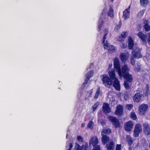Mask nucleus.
<instances>
[{
	"label": "nucleus",
	"instance_id": "nucleus-10",
	"mask_svg": "<svg viewBox=\"0 0 150 150\" xmlns=\"http://www.w3.org/2000/svg\"><path fill=\"white\" fill-rule=\"evenodd\" d=\"M93 71L91 70L90 71L87 73L86 76V79H85V81L81 86L82 88H85L88 86V85L87 84V82L89 79L93 76Z\"/></svg>",
	"mask_w": 150,
	"mask_h": 150
},
{
	"label": "nucleus",
	"instance_id": "nucleus-32",
	"mask_svg": "<svg viewBox=\"0 0 150 150\" xmlns=\"http://www.w3.org/2000/svg\"><path fill=\"white\" fill-rule=\"evenodd\" d=\"M100 93V87H98L97 88L96 93L95 94V98H97L98 96H99Z\"/></svg>",
	"mask_w": 150,
	"mask_h": 150
},
{
	"label": "nucleus",
	"instance_id": "nucleus-49",
	"mask_svg": "<svg viewBox=\"0 0 150 150\" xmlns=\"http://www.w3.org/2000/svg\"><path fill=\"white\" fill-rule=\"evenodd\" d=\"M88 68H87V70L88 71Z\"/></svg>",
	"mask_w": 150,
	"mask_h": 150
},
{
	"label": "nucleus",
	"instance_id": "nucleus-46",
	"mask_svg": "<svg viewBox=\"0 0 150 150\" xmlns=\"http://www.w3.org/2000/svg\"><path fill=\"white\" fill-rule=\"evenodd\" d=\"M112 66V64H110L108 66V69L111 68Z\"/></svg>",
	"mask_w": 150,
	"mask_h": 150
},
{
	"label": "nucleus",
	"instance_id": "nucleus-38",
	"mask_svg": "<svg viewBox=\"0 0 150 150\" xmlns=\"http://www.w3.org/2000/svg\"><path fill=\"white\" fill-rule=\"evenodd\" d=\"M76 140L79 142H82L83 141V138L80 136L77 137Z\"/></svg>",
	"mask_w": 150,
	"mask_h": 150
},
{
	"label": "nucleus",
	"instance_id": "nucleus-17",
	"mask_svg": "<svg viewBox=\"0 0 150 150\" xmlns=\"http://www.w3.org/2000/svg\"><path fill=\"white\" fill-rule=\"evenodd\" d=\"M133 124L132 122L129 121L126 122L125 124V129L127 131L129 132L132 129Z\"/></svg>",
	"mask_w": 150,
	"mask_h": 150
},
{
	"label": "nucleus",
	"instance_id": "nucleus-24",
	"mask_svg": "<svg viewBox=\"0 0 150 150\" xmlns=\"http://www.w3.org/2000/svg\"><path fill=\"white\" fill-rule=\"evenodd\" d=\"M134 45L133 41L131 37H129L128 38V48L129 49H132Z\"/></svg>",
	"mask_w": 150,
	"mask_h": 150
},
{
	"label": "nucleus",
	"instance_id": "nucleus-5",
	"mask_svg": "<svg viewBox=\"0 0 150 150\" xmlns=\"http://www.w3.org/2000/svg\"><path fill=\"white\" fill-rule=\"evenodd\" d=\"M140 52L139 48H137L132 52L130 59V62L132 65H133L135 63V58H139L141 57L142 55L140 54Z\"/></svg>",
	"mask_w": 150,
	"mask_h": 150
},
{
	"label": "nucleus",
	"instance_id": "nucleus-19",
	"mask_svg": "<svg viewBox=\"0 0 150 150\" xmlns=\"http://www.w3.org/2000/svg\"><path fill=\"white\" fill-rule=\"evenodd\" d=\"M120 59L122 62L125 63L129 58V54L128 53H122L120 55Z\"/></svg>",
	"mask_w": 150,
	"mask_h": 150
},
{
	"label": "nucleus",
	"instance_id": "nucleus-30",
	"mask_svg": "<svg viewBox=\"0 0 150 150\" xmlns=\"http://www.w3.org/2000/svg\"><path fill=\"white\" fill-rule=\"evenodd\" d=\"M94 125V122L92 121H90L87 125V127L90 129H92L93 128Z\"/></svg>",
	"mask_w": 150,
	"mask_h": 150
},
{
	"label": "nucleus",
	"instance_id": "nucleus-13",
	"mask_svg": "<svg viewBox=\"0 0 150 150\" xmlns=\"http://www.w3.org/2000/svg\"><path fill=\"white\" fill-rule=\"evenodd\" d=\"M108 119L111 122L112 124L116 128L120 127V123L118 120L116 118L110 116L108 117Z\"/></svg>",
	"mask_w": 150,
	"mask_h": 150
},
{
	"label": "nucleus",
	"instance_id": "nucleus-36",
	"mask_svg": "<svg viewBox=\"0 0 150 150\" xmlns=\"http://www.w3.org/2000/svg\"><path fill=\"white\" fill-rule=\"evenodd\" d=\"M130 117L132 118L134 120H135L137 119V116L134 112H132L131 113Z\"/></svg>",
	"mask_w": 150,
	"mask_h": 150
},
{
	"label": "nucleus",
	"instance_id": "nucleus-43",
	"mask_svg": "<svg viewBox=\"0 0 150 150\" xmlns=\"http://www.w3.org/2000/svg\"><path fill=\"white\" fill-rule=\"evenodd\" d=\"M127 45L126 44H125L124 43H122V45H121V46L122 48H125L127 47Z\"/></svg>",
	"mask_w": 150,
	"mask_h": 150
},
{
	"label": "nucleus",
	"instance_id": "nucleus-40",
	"mask_svg": "<svg viewBox=\"0 0 150 150\" xmlns=\"http://www.w3.org/2000/svg\"><path fill=\"white\" fill-rule=\"evenodd\" d=\"M146 37V40H147V41L149 43L150 42V33H149L147 34Z\"/></svg>",
	"mask_w": 150,
	"mask_h": 150
},
{
	"label": "nucleus",
	"instance_id": "nucleus-44",
	"mask_svg": "<svg viewBox=\"0 0 150 150\" xmlns=\"http://www.w3.org/2000/svg\"><path fill=\"white\" fill-rule=\"evenodd\" d=\"M93 64L92 63H91L89 66V69H91L92 67H93Z\"/></svg>",
	"mask_w": 150,
	"mask_h": 150
},
{
	"label": "nucleus",
	"instance_id": "nucleus-12",
	"mask_svg": "<svg viewBox=\"0 0 150 150\" xmlns=\"http://www.w3.org/2000/svg\"><path fill=\"white\" fill-rule=\"evenodd\" d=\"M142 131V128L141 125L139 124H137L135 127L134 136L136 137H138Z\"/></svg>",
	"mask_w": 150,
	"mask_h": 150
},
{
	"label": "nucleus",
	"instance_id": "nucleus-26",
	"mask_svg": "<svg viewBox=\"0 0 150 150\" xmlns=\"http://www.w3.org/2000/svg\"><path fill=\"white\" fill-rule=\"evenodd\" d=\"M126 140L129 146L131 145L132 143L133 140L129 135H127L126 137Z\"/></svg>",
	"mask_w": 150,
	"mask_h": 150
},
{
	"label": "nucleus",
	"instance_id": "nucleus-2",
	"mask_svg": "<svg viewBox=\"0 0 150 150\" xmlns=\"http://www.w3.org/2000/svg\"><path fill=\"white\" fill-rule=\"evenodd\" d=\"M99 32L103 35V42L104 44V48L108 50L110 53L114 52L115 50V47L112 45H110L108 41L105 42V40L106 39V36L108 33V30L107 29H104L101 32Z\"/></svg>",
	"mask_w": 150,
	"mask_h": 150
},
{
	"label": "nucleus",
	"instance_id": "nucleus-27",
	"mask_svg": "<svg viewBox=\"0 0 150 150\" xmlns=\"http://www.w3.org/2000/svg\"><path fill=\"white\" fill-rule=\"evenodd\" d=\"M92 93L93 90L92 89L88 92L85 96L86 99H89L91 98V97Z\"/></svg>",
	"mask_w": 150,
	"mask_h": 150
},
{
	"label": "nucleus",
	"instance_id": "nucleus-14",
	"mask_svg": "<svg viewBox=\"0 0 150 150\" xmlns=\"http://www.w3.org/2000/svg\"><path fill=\"white\" fill-rule=\"evenodd\" d=\"M148 106L147 105L143 104L139 107V113L141 115H143L147 110Z\"/></svg>",
	"mask_w": 150,
	"mask_h": 150
},
{
	"label": "nucleus",
	"instance_id": "nucleus-25",
	"mask_svg": "<svg viewBox=\"0 0 150 150\" xmlns=\"http://www.w3.org/2000/svg\"><path fill=\"white\" fill-rule=\"evenodd\" d=\"M107 150H113L114 148V143L113 142H111L109 144L106 145Z\"/></svg>",
	"mask_w": 150,
	"mask_h": 150
},
{
	"label": "nucleus",
	"instance_id": "nucleus-48",
	"mask_svg": "<svg viewBox=\"0 0 150 150\" xmlns=\"http://www.w3.org/2000/svg\"><path fill=\"white\" fill-rule=\"evenodd\" d=\"M68 133H69V132H67V135H66V138H68Z\"/></svg>",
	"mask_w": 150,
	"mask_h": 150
},
{
	"label": "nucleus",
	"instance_id": "nucleus-1",
	"mask_svg": "<svg viewBox=\"0 0 150 150\" xmlns=\"http://www.w3.org/2000/svg\"><path fill=\"white\" fill-rule=\"evenodd\" d=\"M107 11H108V16L111 18L114 17L113 10L112 8L110 7L109 9L107 11L106 8H105L103 9L101 14L100 15L99 21L98 24V30L99 31H101L104 29H106L105 28L106 24L105 23V17L106 13Z\"/></svg>",
	"mask_w": 150,
	"mask_h": 150
},
{
	"label": "nucleus",
	"instance_id": "nucleus-18",
	"mask_svg": "<svg viewBox=\"0 0 150 150\" xmlns=\"http://www.w3.org/2000/svg\"><path fill=\"white\" fill-rule=\"evenodd\" d=\"M130 8V6H129L128 8L125 10L123 12V17L124 19L125 20L129 18Z\"/></svg>",
	"mask_w": 150,
	"mask_h": 150
},
{
	"label": "nucleus",
	"instance_id": "nucleus-45",
	"mask_svg": "<svg viewBox=\"0 0 150 150\" xmlns=\"http://www.w3.org/2000/svg\"><path fill=\"white\" fill-rule=\"evenodd\" d=\"M81 95H82V93H79L78 94V97L79 98H80L81 96Z\"/></svg>",
	"mask_w": 150,
	"mask_h": 150
},
{
	"label": "nucleus",
	"instance_id": "nucleus-15",
	"mask_svg": "<svg viewBox=\"0 0 150 150\" xmlns=\"http://www.w3.org/2000/svg\"><path fill=\"white\" fill-rule=\"evenodd\" d=\"M144 98V95L140 93H137L134 95L133 99L134 102L139 103Z\"/></svg>",
	"mask_w": 150,
	"mask_h": 150
},
{
	"label": "nucleus",
	"instance_id": "nucleus-7",
	"mask_svg": "<svg viewBox=\"0 0 150 150\" xmlns=\"http://www.w3.org/2000/svg\"><path fill=\"white\" fill-rule=\"evenodd\" d=\"M101 80L102 81L103 84L106 87L113 84V81L110 79L109 77L105 74H103L100 76Z\"/></svg>",
	"mask_w": 150,
	"mask_h": 150
},
{
	"label": "nucleus",
	"instance_id": "nucleus-42",
	"mask_svg": "<svg viewBox=\"0 0 150 150\" xmlns=\"http://www.w3.org/2000/svg\"><path fill=\"white\" fill-rule=\"evenodd\" d=\"M126 107L128 109H130L132 107V104H128L126 105Z\"/></svg>",
	"mask_w": 150,
	"mask_h": 150
},
{
	"label": "nucleus",
	"instance_id": "nucleus-4",
	"mask_svg": "<svg viewBox=\"0 0 150 150\" xmlns=\"http://www.w3.org/2000/svg\"><path fill=\"white\" fill-rule=\"evenodd\" d=\"M108 74L110 79L112 81L114 80L113 83L114 87L117 90L120 91V83L118 79L116 77L115 71L113 69H112L108 72Z\"/></svg>",
	"mask_w": 150,
	"mask_h": 150
},
{
	"label": "nucleus",
	"instance_id": "nucleus-22",
	"mask_svg": "<svg viewBox=\"0 0 150 150\" xmlns=\"http://www.w3.org/2000/svg\"><path fill=\"white\" fill-rule=\"evenodd\" d=\"M144 131L147 134H150V129L149 125L146 123H145L144 125Z\"/></svg>",
	"mask_w": 150,
	"mask_h": 150
},
{
	"label": "nucleus",
	"instance_id": "nucleus-23",
	"mask_svg": "<svg viewBox=\"0 0 150 150\" xmlns=\"http://www.w3.org/2000/svg\"><path fill=\"white\" fill-rule=\"evenodd\" d=\"M127 32H123L117 38V40L119 41H122L124 40L126 37Z\"/></svg>",
	"mask_w": 150,
	"mask_h": 150
},
{
	"label": "nucleus",
	"instance_id": "nucleus-37",
	"mask_svg": "<svg viewBox=\"0 0 150 150\" xmlns=\"http://www.w3.org/2000/svg\"><path fill=\"white\" fill-rule=\"evenodd\" d=\"M149 87L148 85L146 86V90L145 91V95L146 96H148L150 94L149 92Z\"/></svg>",
	"mask_w": 150,
	"mask_h": 150
},
{
	"label": "nucleus",
	"instance_id": "nucleus-29",
	"mask_svg": "<svg viewBox=\"0 0 150 150\" xmlns=\"http://www.w3.org/2000/svg\"><path fill=\"white\" fill-rule=\"evenodd\" d=\"M140 3L141 5L146 6L149 3V0H140Z\"/></svg>",
	"mask_w": 150,
	"mask_h": 150
},
{
	"label": "nucleus",
	"instance_id": "nucleus-34",
	"mask_svg": "<svg viewBox=\"0 0 150 150\" xmlns=\"http://www.w3.org/2000/svg\"><path fill=\"white\" fill-rule=\"evenodd\" d=\"M145 11V10H142L138 14V16L139 17V18L141 17L144 14V12Z\"/></svg>",
	"mask_w": 150,
	"mask_h": 150
},
{
	"label": "nucleus",
	"instance_id": "nucleus-20",
	"mask_svg": "<svg viewBox=\"0 0 150 150\" xmlns=\"http://www.w3.org/2000/svg\"><path fill=\"white\" fill-rule=\"evenodd\" d=\"M103 107V110L104 113H107L110 112L111 109L109 107L108 104V103H104Z\"/></svg>",
	"mask_w": 150,
	"mask_h": 150
},
{
	"label": "nucleus",
	"instance_id": "nucleus-31",
	"mask_svg": "<svg viewBox=\"0 0 150 150\" xmlns=\"http://www.w3.org/2000/svg\"><path fill=\"white\" fill-rule=\"evenodd\" d=\"M144 29L146 31H148L150 30V26L149 25V22H146L144 26Z\"/></svg>",
	"mask_w": 150,
	"mask_h": 150
},
{
	"label": "nucleus",
	"instance_id": "nucleus-35",
	"mask_svg": "<svg viewBox=\"0 0 150 150\" xmlns=\"http://www.w3.org/2000/svg\"><path fill=\"white\" fill-rule=\"evenodd\" d=\"M128 82H129L128 81H125L124 83V86L125 88L127 89H129V86Z\"/></svg>",
	"mask_w": 150,
	"mask_h": 150
},
{
	"label": "nucleus",
	"instance_id": "nucleus-28",
	"mask_svg": "<svg viewBox=\"0 0 150 150\" xmlns=\"http://www.w3.org/2000/svg\"><path fill=\"white\" fill-rule=\"evenodd\" d=\"M73 147V145L71 142L67 141L66 146V150H71V149Z\"/></svg>",
	"mask_w": 150,
	"mask_h": 150
},
{
	"label": "nucleus",
	"instance_id": "nucleus-47",
	"mask_svg": "<svg viewBox=\"0 0 150 150\" xmlns=\"http://www.w3.org/2000/svg\"><path fill=\"white\" fill-rule=\"evenodd\" d=\"M85 124H82L81 125V127H84L85 126Z\"/></svg>",
	"mask_w": 150,
	"mask_h": 150
},
{
	"label": "nucleus",
	"instance_id": "nucleus-16",
	"mask_svg": "<svg viewBox=\"0 0 150 150\" xmlns=\"http://www.w3.org/2000/svg\"><path fill=\"white\" fill-rule=\"evenodd\" d=\"M123 112V107L120 105H119L117 106L115 114L117 115L120 116Z\"/></svg>",
	"mask_w": 150,
	"mask_h": 150
},
{
	"label": "nucleus",
	"instance_id": "nucleus-9",
	"mask_svg": "<svg viewBox=\"0 0 150 150\" xmlns=\"http://www.w3.org/2000/svg\"><path fill=\"white\" fill-rule=\"evenodd\" d=\"M113 64L115 70L119 74L120 73L122 72V68H120L119 61L117 58L115 57L114 59Z\"/></svg>",
	"mask_w": 150,
	"mask_h": 150
},
{
	"label": "nucleus",
	"instance_id": "nucleus-50",
	"mask_svg": "<svg viewBox=\"0 0 150 150\" xmlns=\"http://www.w3.org/2000/svg\"><path fill=\"white\" fill-rule=\"evenodd\" d=\"M122 142H123V139H122Z\"/></svg>",
	"mask_w": 150,
	"mask_h": 150
},
{
	"label": "nucleus",
	"instance_id": "nucleus-6",
	"mask_svg": "<svg viewBox=\"0 0 150 150\" xmlns=\"http://www.w3.org/2000/svg\"><path fill=\"white\" fill-rule=\"evenodd\" d=\"M111 133V130L109 128H106L104 129L101 132L102 136V143L105 144L109 140V138L107 136Z\"/></svg>",
	"mask_w": 150,
	"mask_h": 150
},
{
	"label": "nucleus",
	"instance_id": "nucleus-41",
	"mask_svg": "<svg viewBox=\"0 0 150 150\" xmlns=\"http://www.w3.org/2000/svg\"><path fill=\"white\" fill-rule=\"evenodd\" d=\"M121 145L120 144H117L116 146V150H121Z\"/></svg>",
	"mask_w": 150,
	"mask_h": 150
},
{
	"label": "nucleus",
	"instance_id": "nucleus-8",
	"mask_svg": "<svg viewBox=\"0 0 150 150\" xmlns=\"http://www.w3.org/2000/svg\"><path fill=\"white\" fill-rule=\"evenodd\" d=\"M98 143V140L96 137H92L90 139V146L92 145L94 147L93 150H100V146L98 145L96 146Z\"/></svg>",
	"mask_w": 150,
	"mask_h": 150
},
{
	"label": "nucleus",
	"instance_id": "nucleus-33",
	"mask_svg": "<svg viewBox=\"0 0 150 150\" xmlns=\"http://www.w3.org/2000/svg\"><path fill=\"white\" fill-rule=\"evenodd\" d=\"M99 103L98 102L96 103L92 107L93 112H95L97 109L98 106L99 105Z\"/></svg>",
	"mask_w": 150,
	"mask_h": 150
},
{
	"label": "nucleus",
	"instance_id": "nucleus-3",
	"mask_svg": "<svg viewBox=\"0 0 150 150\" xmlns=\"http://www.w3.org/2000/svg\"><path fill=\"white\" fill-rule=\"evenodd\" d=\"M129 69L127 66L124 64L122 67V72L118 75L120 77H124L126 79L125 81L131 83L132 81L133 78L132 75L129 73Z\"/></svg>",
	"mask_w": 150,
	"mask_h": 150
},
{
	"label": "nucleus",
	"instance_id": "nucleus-11",
	"mask_svg": "<svg viewBox=\"0 0 150 150\" xmlns=\"http://www.w3.org/2000/svg\"><path fill=\"white\" fill-rule=\"evenodd\" d=\"M88 148V144L87 143H86L84 145L80 146L76 143L74 147V150H87Z\"/></svg>",
	"mask_w": 150,
	"mask_h": 150
},
{
	"label": "nucleus",
	"instance_id": "nucleus-39",
	"mask_svg": "<svg viewBox=\"0 0 150 150\" xmlns=\"http://www.w3.org/2000/svg\"><path fill=\"white\" fill-rule=\"evenodd\" d=\"M121 27V24L120 23H119L117 25L115 28V30H119Z\"/></svg>",
	"mask_w": 150,
	"mask_h": 150
},
{
	"label": "nucleus",
	"instance_id": "nucleus-21",
	"mask_svg": "<svg viewBox=\"0 0 150 150\" xmlns=\"http://www.w3.org/2000/svg\"><path fill=\"white\" fill-rule=\"evenodd\" d=\"M137 35L143 42L146 43V37L143 33L139 32L138 33Z\"/></svg>",
	"mask_w": 150,
	"mask_h": 150
}]
</instances>
